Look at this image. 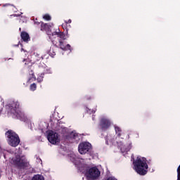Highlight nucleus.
<instances>
[{"label": "nucleus", "mask_w": 180, "mask_h": 180, "mask_svg": "<svg viewBox=\"0 0 180 180\" xmlns=\"http://www.w3.org/2000/svg\"><path fill=\"white\" fill-rule=\"evenodd\" d=\"M43 19H44L45 20H51V16H50V15L49 14H45L43 16Z\"/></svg>", "instance_id": "nucleus-17"}, {"label": "nucleus", "mask_w": 180, "mask_h": 180, "mask_svg": "<svg viewBox=\"0 0 180 180\" xmlns=\"http://www.w3.org/2000/svg\"><path fill=\"white\" fill-rule=\"evenodd\" d=\"M66 25H68V23H71V20H68V21H65Z\"/></svg>", "instance_id": "nucleus-21"}, {"label": "nucleus", "mask_w": 180, "mask_h": 180, "mask_svg": "<svg viewBox=\"0 0 180 180\" xmlns=\"http://www.w3.org/2000/svg\"><path fill=\"white\" fill-rule=\"evenodd\" d=\"M107 180H117V179H115V177H109L108 179H107Z\"/></svg>", "instance_id": "nucleus-20"}, {"label": "nucleus", "mask_w": 180, "mask_h": 180, "mask_svg": "<svg viewBox=\"0 0 180 180\" xmlns=\"http://www.w3.org/2000/svg\"><path fill=\"white\" fill-rule=\"evenodd\" d=\"M43 78H44V73H41L37 79V82H43Z\"/></svg>", "instance_id": "nucleus-15"}, {"label": "nucleus", "mask_w": 180, "mask_h": 180, "mask_svg": "<svg viewBox=\"0 0 180 180\" xmlns=\"http://www.w3.org/2000/svg\"><path fill=\"white\" fill-rule=\"evenodd\" d=\"M30 91H36V89H37V85H36L35 83L32 84L30 86Z\"/></svg>", "instance_id": "nucleus-16"}, {"label": "nucleus", "mask_w": 180, "mask_h": 180, "mask_svg": "<svg viewBox=\"0 0 180 180\" xmlns=\"http://www.w3.org/2000/svg\"><path fill=\"white\" fill-rule=\"evenodd\" d=\"M65 139L67 140H77V139H79V135L75 131H72L65 136Z\"/></svg>", "instance_id": "nucleus-10"}, {"label": "nucleus", "mask_w": 180, "mask_h": 180, "mask_svg": "<svg viewBox=\"0 0 180 180\" xmlns=\"http://www.w3.org/2000/svg\"><path fill=\"white\" fill-rule=\"evenodd\" d=\"M110 124H112L110 120H109L106 117H102L100 120V123H99L98 126L103 131H106V130H108V129H109V127H110Z\"/></svg>", "instance_id": "nucleus-8"}, {"label": "nucleus", "mask_w": 180, "mask_h": 180, "mask_svg": "<svg viewBox=\"0 0 180 180\" xmlns=\"http://www.w3.org/2000/svg\"><path fill=\"white\" fill-rule=\"evenodd\" d=\"M91 148H92V146L90 143L83 142L79 144L78 151L80 154H86Z\"/></svg>", "instance_id": "nucleus-7"}, {"label": "nucleus", "mask_w": 180, "mask_h": 180, "mask_svg": "<svg viewBox=\"0 0 180 180\" xmlns=\"http://www.w3.org/2000/svg\"><path fill=\"white\" fill-rule=\"evenodd\" d=\"M105 143L108 146L109 145V142L108 141H106Z\"/></svg>", "instance_id": "nucleus-22"}, {"label": "nucleus", "mask_w": 180, "mask_h": 180, "mask_svg": "<svg viewBox=\"0 0 180 180\" xmlns=\"http://www.w3.org/2000/svg\"><path fill=\"white\" fill-rule=\"evenodd\" d=\"M47 139L51 144H57L60 143V139H58V134L53 131H50L47 135Z\"/></svg>", "instance_id": "nucleus-9"}, {"label": "nucleus", "mask_w": 180, "mask_h": 180, "mask_svg": "<svg viewBox=\"0 0 180 180\" xmlns=\"http://www.w3.org/2000/svg\"><path fill=\"white\" fill-rule=\"evenodd\" d=\"M28 82H30V79H28Z\"/></svg>", "instance_id": "nucleus-26"}, {"label": "nucleus", "mask_w": 180, "mask_h": 180, "mask_svg": "<svg viewBox=\"0 0 180 180\" xmlns=\"http://www.w3.org/2000/svg\"><path fill=\"white\" fill-rule=\"evenodd\" d=\"M22 51H23V49H21Z\"/></svg>", "instance_id": "nucleus-29"}, {"label": "nucleus", "mask_w": 180, "mask_h": 180, "mask_svg": "<svg viewBox=\"0 0 180 180\" xmlns=\"http://www.w3.org/2000/svg\"><path fill=\"white\" fill-rule=\"evenodd\" d=\"M14 16H20V15H16V14H15Z\"/></svg>", "instance_id": "nucleus-23"}, {"label": "nucleus", "mask_w": 180, "mask_h": 180, "mask_svg": "<svg viewBox=\"0 0 180 180\" xmlns=\"http://www.w3.org/2000/svg\"><path fill=\"white\" fill-rule=\"evenodd\" d=\"M34 25H37L38 26V25H41V22H37V21H34Z\"/></svg>", "instance_id": "nucleus-19"}, {"label": "nucleus", "mask_w": 180, "mask_h": 180, "mask_svg": "<svg viewBox=\"0 0 180 180\" xmlns=\"http://www.w3.org/2000/svg\"><path fill=\"white\" fill-rule=\"evenodd\" d=\"M92 113H95V111H92Z\"/></svg>", "instance_id": "nucleus-28"}, {"label": "nucleus", "mask_w": 180, "mask_h": 180, "mask_svg": "<svg viewBox=\"0 0 180 180\" xmlns=\"http://www.w3.org/2000/svg\"><path fill=\"white\" fill-rule=\"evenodd\" d=\"M32 180H44V176L41 174H35Z\"/></svg>", "instance_id": "nucleus-13"}, {"label": "nucleus", "mask_w": 180, "mask_h": 180, "mask_svg": "<svg viewBox=\"0 0 180 180\" xmlns=\"http://www.w3.org/2000/svg\"><path fill=\"white\" fill-rule=\"evenodd\" d=\"M115 130L117 136L120 137L122 136V129L119 127H115Z\"/></svg>", "instance_id": "nucleus-14"}, {"label": "nucleus", "mask_w": 180, "mask_h": 180, "mask_svg": "<svg viewBox=\"0 0 180 180\" xmlns=\"http://www.w3.org/2000/svg\"><path fill=\"white\" fill-rule=\"evenodd\" d=\"M11 161L13 165H15L18 169H25V168L27 167V160L23 157L20 158V155H16L15 158H13Z\"/></svg>", "instance_id": "nucleus-5"}, {"label": "nucleus", "mask_w": 180, "mask_h": 180, "mask_svg": "<svg viewBox=\"0 0 180 180\" xmlns=\"http://www.w3.org/2000/svg\"><path fill=\"white\" fill-rule=\"evenodd\" d=\"M52 36H57L52 39V43L54 46L59 47L61 50H63V51H67L68 50L71 51V45L67 44L65 46L64 42H63V40H66L67 39L65 33L63 32H54L52 33Z\"/></svg>", "instance_id": "nucleus-3"}, {"label": "nucleus", "mask_w": 180, "mask_h": 180, "mask_svg": "<svg viewBox=\"0 0 180 180\" xmlns=\"http://www.w3.org/2000/svg\"><path fill=\"white\" fill-rule=\"evenodd\" d=\"M151 162L150 160L147 161L146 158H137L136 160H134V167L139 175H146L148 172V165Z\"/></svg>", "instance_id": "nucleus-2"}, {"label": "nucleus", "mask_w": 180, "mask_h": 180, "mask_svg": "<svg viewBox=\"0 0 180 180\" xmlns=\"http://www.w3.org/2000/svg\"><path fill=\"white\" fill-rule=\"evenodd\" d=\"M53 56H56V53L53 52Z\"/></svg>", "instance_id": "nucleus-24"}, {"label": "nucleus", "mask_w": 180, "mask_h": 180, "mask_svg": "<svg viewBox=\"0 0 180 180\" xmlns=\"http://www.w3.org/2000/svg\"><path fill=\"white\" fill-rule=\"evenodd\" d=\"M20 37L22 41H25V43H29V41H30V36L27 32L25 31L21 32Z\"/></svg>", "instance_id": "nucleus-11"}, {"label": "nucleus", "mask_w": 180, "mask_h": 180, "mask_svg": "<svg viewBox=\"0 0 180 180\" xmlns=\"http://www.w3.org/2000/svg\"><path fill=\"white\" fill-rule=\"evenodd\" d=\"M50 29H51V25H50V24L44 22L41 23V30H44L45 32H50Z\"/></svg>", "instance_id": "nucleus-12"}, {"label": "nucleus", "mask_w": 180, "mask_h": 180, "mask_svg": "<svg viewBox=\"0 0 180 180\" xmlns=\"http://www.w3.org/2000/svg\"><path fill=\"white\" fill-rule=\"evenodd\" d=\"M85 99H86V101H91V100L92 99V97H91V96H86L85 97Z\"/></svg>", "instance_id": "nucleus-18"}, {"label": "nucleus", "mask_w": 180, "mask_h": 180, "mask_svg": "<svg viewBox=\"0 0 180 180\" xmlns=\"http://www.w3.org/2000/svg\"><path fill=\"white\" fill-rule=\"evenodd\" d=\"M5 136L7 137V141L9 146L11 147H18L19 146L20 139L16 132L12 129H9L5 133Z\"/></svg>", "instance_id": "nucleus-4"}, {"label": "nucleus", "mask_w": 180, "mask_h": 180, "mask_svg": "<svg viewBox=\"0 0 180 180\" xmlns=\"http://www.w3.org/2000/svg\"><path fill=\"white\" fill-rule=\"evenodd\" d=\"M85 176L87 180H96L101 176V171L96 167H91L87 169L85 173Z\"/></svg>", "instance_id": "nucleus-6"}, {"label": "nucleus", "mask_w": 180, "mask_h": 180, "mask_svg": "<svg viewBox=\"0 0 180 180\" xmlns=\"http://www.w3.org/2000/svg\"><path fill=\"white\" fill-rule=\"evenodd\" d=\"M32 77H34V73H32Z\"/></svg>", "instance_id": "nucleus-25"}, {"label": "nucleus", "mask_w": 180, "mask_h": 180, "mask_svg": "<svg viewBox=\"0 0 180 180\" xmlns=\"http://www.w3.org/2000/svg\"><path fill=\"white\" fill-rule=\"evenodd\" d=\"M2 112V110H0V113Z\"/></svg>", "instance_id": "nucleus-27"}, {"label": "nucleus", "mask_w": 180, "mask_h": 180, "mask_svg": "<svg viewBox=\"0 0 180 180\" xmlns=\"http://www.w3.org/2000/svg\"><path fill=\"white\" fill-rule=\"evenodd\" d=\"M8 113H10L13 117H16L22 122H28L29 118L22 110H20V103L17 101H11L6 106Z\"/></svg>", "instance_id": "nucleus-1"}]
</instances>
